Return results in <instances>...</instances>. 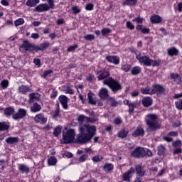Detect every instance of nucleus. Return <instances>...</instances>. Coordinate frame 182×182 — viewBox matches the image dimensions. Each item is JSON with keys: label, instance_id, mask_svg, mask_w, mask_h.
<instances>
[{"label": "nucleus", "instance_id": "c03bdc74", "mask_svg": "<svg viewBox=\"0 0 182 182\" xmlns=\"http://www.w3.org/2000/svg\"><path fill=\"white\" fill-rule=\"evenodd\" d=\"M87 159H89V156L87 154H82L78 159V161H80V163H84V161H86Z\"/></svg>", "mask_w": 182, "mask_h": 182}, {"label": "nucleus", "instance_id": "2f4dec72", "mask_svg": "<svg viewBox=\"0 0 182 182\" xmlns=\"http://www.w3.org/2000/svg\"><path fill=\"white\" fill-rule=\"evenodd\" d=\"M62 133V126H58L54 129L53 135L58 137Z\"/></svg>", "mask_w": 182, "mask_h": 182}, {"label": "nucleus", "instance_id": "9b49d317", "mask_svg": "<svg viewBox=\"0 0 182 182\" xmlns=\"http://www.w3.org/2000/svg\"><path fill=\"white\" fill-rule=\"evenodd\" d=\"M98 96L102 100L109 99V91L106 88H101L98 92Z\"/></svg>", "mask_w": 182, "mask_h": 182}, {"label": "nucleus", "instance_id": "6e6d98bb", "mask_svg": "<svg viewBox=\"0 0 182 182\" xmlns=\"http://www.w3.org/2000/svg\"><path fill=\"white\" fill-rule=\"evenodd\" d=\"M176 106L177 109H179L181 110L182 109V100H179L176 102Z\"/></svg>", "mask_w": 182, "mask_h": 182}, {"label": "nucleus", "instance_id": "20e7f679", "mask_svg": "<svg viewBox=\"0 0 182 182\" xmlns=\"http://www.w3.org/2000/svg\"><path fill=\"white\" fill-rule=\"evenodd\" d=\"M132 157H151L153 152L147 148L138 147L131 153Z\"/></svg>", "mask_w": 182, "mask_h": 182}, {"label": "nucleus", "instance_id": "ea45409f", "mask_svg": "<svg viewBox=\"0 0 182 182\" xmlns=\"http://www.w3.org/2000/svg\"><path fill=\"white\" fill-rule=\"evenodd\" d=\"M166 151V148L163 145H160L158 146V154L159 156H163L164 154V152Z\"/></svg>", "mask_w": 182, "mask_h": 182}, {"label": "nucleus", "instance_id": "09e8293b", "mask_svg": "<svg viewBox=\"0 0 182 182\" xmlns=\"http://www.w3.org/2000/svg\"><path fill=\"white\" fill-rule=\"evenodd\" d=\"M1 86L3 87V89H6V87L9 86V81H8V80L1 81Z\"/></svg>", "mask_w": 182, "mask_h": 182}, {"label": "nucleus", "instance_id": "4be33fe9", "mask_svg": "<svg viewBox=\"0 0 182 182\" xmlns=\"http://www.w3.org/2000/svg\"><path fill=\"white\" fill-rule=\"evenodd\" d=\"M171 79L175 82V83H181V77L177 73L171 74Z\"/></svg>", "mask_w": 182, "mask_h": 182}, {"label": "nucleus", "instance_id": "5701e85b", "mask_svg": "<svg viewBox=\"0 0 182 182\" xmlns=\"http://www.w3.org/2000/svg\"><path fill=\"white\" fill-rule=\"evenodd\" d=\"M19 141V138L18 137H9L6 139V143L8 144H16Z\"/></svg>", "mask_w": 182, "mask_h": 182}, {"label": "nucleus", "instance_id": "79ce46f5", "mask_svg": "<svg viewBox=\"0 0 182 182\" xmlns=\"http://www.w3.org/2000/svg\"><path fill=\"white\" fill-rule=\"evenodd\" d=\"M92 160L94 163H99V161H102V160H103V156H102V155H97L92 157Z\"/></svg>", "mask_w": 182, "mask_h": 182}, {"label": "nucleus", "instance_id": "49530a36", "mask_svg": "<svg viewBox=\"0 0 182 182\" xmlns=\"http://www.w3.org/2000/svg\"><path fill=\"white\" fill-rule=\"evenodd\" d=\"M25 21L23 18H18L14 21L15 26H21V25H23Z\"/></svg>", "mask_w": 182, "mask_h": 182}, {"label": "nucleus", "instance_id": "a878e982", "mask_svg": "<svg viewBox=\"0 0 182 182\" xmlns=\"http://www.w3.org/2000/svg\"><path fill=\"white\" fill-rule=\"evenodd\" d=\"M136 174H138V176H139L140 177H143L146 174V171L143 170V168L140 165H137L136 166Z\"/></svg>", "mask_w": 182, "mask_h": 182}, {"label": "nucleus", "instance_id": "6e6552de", "mask_svg": "<svg viewBox=\"0 0 182 182\" xmlns=\"http://www.w3.org/2000/svg\"><path fill=\"white\" fill-rule=\"evenodd\" d=\"M77 120L81 124H83V123H96L97 122V119L91 118L85 115H80Z\"/></svg>", "mask_w": 182, "mask_h": 182}, {"label": "nucleus", "instance_id": "2eb2a0df", "mask_svg": "<svg viewBox=\"0 0 182 182\" xmlns=\"http://www.w3.org/2000/svg\"><path fill=\"white\" fill-rule=\"evenodd\" d=\"M106 59L110 63H114V65H119V63H120V58H119V56H117V55L107 56Z\"/></svg>", "mask_w": 182, "mask_h": 182}, {"label": "nucleus", "instance_id": "9d476101", "mask_svg": "<svg viewBox=\"0 0 182 182\" xmlns=\"http://www.w3.org/2000/svg\"><path fill=\"white\" fill-rule=\"evenodd\" d=\"M34 122L40 123V124H45L48 122V118L45 117L43 114L40 113L34 117Z\"/></svg>", "mask_w": 182, "mask_h": 182}, {"label": "nucleus", "instance_id": "774afa93", "mask_svg": "<svg viewBox=\"0 0 182 182\" xmlns=\"http://www.w3.org/2000/svg\"><path fill=\"white\" fill-rule=\"evenodd\" d=\"M178 11L182 12V2L178 3Z\"/></svg>", "mask_w": 182, "mask_h": 182}, {"label": "nucleus", "instance_id": "7ed1b4c3", "mask_svg": "<svg viewBox=\"0 0 182 182\" xmlns=\"http://www.w3.org/2000/svg\"><path fill=\"white\" fill-rule=\"evenodd\" d=\"M157 119V115L154 114H149L146 117V124L150 130H157V129H160Z\"/></svg>", "mask_w": 182, "mask_h": 182}, {"label": "nucleus", "instance_id": "338daca9", "mask_svg": "<svg viewBox=\"0 0 182 182\" xmlns=\"http://www.w3.org/2000/svg\"><path fill=\"white\" fill-rule=\"evenodd\" d=\"M114 124H120L122 123V119L120 118H117L114 121Z\"/></svg>", "mask_w": 182, "mask_h": 182}, {"label": "nucleus", "instance_id": "4c0bfd02", "mask_svg": "<svg viewBox=\"0 0 182 182\" xmlns=\"http://www.w3.org/2000/svg\"><path fill=\"white\" fill-rule=\"evenodd\" d=\"M107 100L108 103H110V105H112V106H117V105H119V103L113 97H108Z\"/></svg>", "mask_w": 182, "mask_h": 182}, {"label": "nucleus", "instance_id": "58836bf2", "mask_svg": "<svg viewBox=\"0 0 182 182\" xmlns=\"http://www.w3.org/2000/svg\"><path fill=\"white\" fill-rule=\"evenodd\" d=\"M9 129V125L6 122H0V131L8 130Z\"/></svg>", "mask_w": 182, "mask_h": 182}, {"label": "nucleus", "instance_id": "cd10ccee", "mask_svg": "<svg viewBox=\"0 0 182 182\" xmlns=\"http://www.w3.org/2000/svg\"><path fill=\"white\" fill-rule=\"evenodd\" d=\"M150 21L152 23H160L161 22V17L159 15H154L151 17Z\"/></svg>", "mask_w": 182, "mask_h": 182}, {"label": "nucleus", "instance_id": "6ab92c4d", "mask_svg": "<svg viewBox=\"0 0 182 182\" xmlns=\"http://www.w3.org/2000/svg\"><path fill=\"white\" fill-rule=\"evenodd\" d=\"M48 10H49V5L46 4H40L36 7L37 12H45V11Z\"/></svg>", "mask_w": 182, "mask_h": 182}, {"label": "nucleus", "instance_id": "bf43d9fd", "mask_svg": "<svg viewBox=\"0 0 182 182\" xmlns=\"http://www.w3.org/2000/svg\"><path fill=\"white\" fill-rule=\"evenodd\" d=\"M127 28L131 29L132 31L134 28V25H133V23H132L130 21H127Z\"/></svg>", "mask_w": 182, "mask_h": 182}, {"label": "nucleus", "instance_id": "393cba45", "mask_svg": "<svg viewBox=\"0 0 182 182\" xmlns=\"http://www.w3.org/2000/svg\"><path fill=\"white\" fill-rule=\"evenodd\" d=\"M41 109H42L41 105L38 103H34L31 107V112H32V113H37V112H41Z\"/></svg>", "mask_w": 182, "mask_h": 182}, {"label": "nucleus", "instance_id": "de8ad7c7", "mask_svg": "<svg viewBox=\"0 0 182 182\" xmlns=\"http://www.w3.org/2000/svg\"><path fill=\"white\" fill-rule=\"evenodd\" d=\"M30 102L33 101V99H39V94L38 93H31L29 95Z\"/></svg>", "mask_w": 182, "mask_h": 182}, {"label": "nucleus", "instance_id": "052dcab7", "mask_svg": "<svg viewBox=\"0 0 182 182\" xmlns=\"http://www.w3.org/2000/svg\"><path fill=\"white\" fill-rule=\"evenodd\" d=\"M164 174H166V168L161 169V171L156 175V177H162Z\"/></svg>", "mask_w": 182, "mask_h": 182}, {"label": "nucleus", "instance_id": "b1692460", "mask_svg": "<svg viewBox=\"0 0 182 182\" xmlns=\"http://www.w3.org/2000/svg\"><path fill=\"white\" fill-rule=\"evenodd\" d=\"M93 96H95V93L92 92L87 94L88 103H90V105H97L96 100H95Z\"/></svg>", "mask_w": 182, "mask_h": 182}, {"label": "nucleus", "instance_id": "0eeeda50", "mask_svg": "<svg viewBox=\"0 0 182 182\" xmlns=\"http://www.w3.org/2000/svg\"><path fill=\"white\" fill-rule=\"evenodd\" d=\"M19 49L20 52H22V53H26V52H32V50H33V46L29 43L28 41H24L20 46Z\"/></svg>", "mask_w": 182, "mask_h": 182}, {"label": "nucleus", "instance_id": "680f3d73", "mask_svg": "<svg viewBox=\"0 0 182 182\" xmlns=\"http://www.w3.org/2000/svg\"><path fill=\"white\" fill-rule=\"evenodd\" d=\"M33 63L39 68L41 66V60L39 58H34Z\"/></svg>", "mask_w": 182, "mask_h": 182}, {"label": "nucleus", "instance_id": "e433bc0d", "mask_svg": "<svg viewBox=\"0 0 182 182\" xmlns=\"http://www.w3.org/2000/svg\"><path fill=\"white\" fill-rule=\"evenodd\" d=\"M127 133H129V131L122 129L118 134V136L120 137V139H124V137L127 136Z\"/></svg>", "mask_w": 182, "mask_h": 182}, {"label": "nucleus", "instance_id": "f03ea898", "mask_svg": "<svg viewBox=\"0 0 182 182\" xmlns=\"http://www.w3.org/2000/svg\"><path fill=\"white\" fill-rule=\"evenodd\" d=\"M136 58L139 63H141V65H144V66H159V65H160L159 60L150 59V57L141 54V53H136Z\"/></svg>", "mask_w": 182, "mask_h": 182}, {"label": "nucleus", "instance_id": "0e129e2a", "mask_svg": "<svg viewBox=\"0 0 182 182\" xmlns=\"http://www.w3.org/2000/svg\"><path fill=\"white\" fill-rule=\"evenodd\" d=\"M85 9L86 11H92L93 9V4H88L85 6Z\"/></svg>", "mask_w": 182, "mask_h": 182}, {"label": "nucleus", "instance_id": "f8f14e48", "mask_svg": "<svg viewBox=\"0 0 182 182\" xmlns=\"http://www.w3.org/2000/svg\"><path fill=\"white\" fill-rule=\"evenodd\" d=\"M134 174V168L132 167L129 170H128L125 173L122 175V178L124 181L130 182V178Z\"/></svg>", "mask_w": 182, "mask_h": 182}, {"label": "nucleus", "instance_id": "a211bd4d", "mask_svg": "<svg viewBox=\"0 0 182 182\" xmlns=\"http://www.w3.org/2000/svg\"><path fill=\"white\" fill-rule=\"evenodd\" d=\"M178 135V133L177 132H171L166 136L164 137V140H165V141L170 142L171 141V140H173V138L171 137H176V136Z\"/></svg>", "mask_w": 182, "mask_h": 182}, {"label": "nucleus", "instance_id": "7c9ffc66", "mask_svg": "<svg viewBox=\"0 0 182 182\" xmlns=\"http://www.w3.org/2000/svg\"><path fill=\"white\" fill-rule=\"evenodd\" d=\"M177 53H178V50L174 47L168 49V54L169 56H174L175 55H177Z\"/></svg>", "mask_w": 182, "mask_h": 182}, {"label": "nucleus", "instance_id": "39448f33", "mask_svg": "<svg viewBox=\"0 0 182 182\" xmlns=\"http://www.w3.org/2000/svg\"><path fill=\"white\" fill-rule=\"evenodd\" d=\"M74 129H65L63 132V144H69V143H72L73 140H75V136Z\"/></svg>", "mask_w": 182, "mask_h": 182}, {"label": "nucleus", "instance_id": "ddd939ff", "mask_svg": "<svg viewBox=\"0 0 182 182\" xmlns=\"http://www.w3.org/2000/svg\"><path fill=\"white\" fill-rule=\"evenodd\" d=\"M31 92V87L29 85H21L18 88V93L20 95H28Z\"/></svg>", "mask_w": 182, "mask_h": 182}, {"label": "nucleus", "instance_id": "412c9836", "mask_svg": "<svg viewBox=\"0 0 182 182\" xmlns=\"http://www.w3.org/2000/svg\"><path fill=\"white\" fill-rule=\"evenodd\" d=\"M143 134H144V130L141 127H138L133 132L132 136H134V137H137L139 136H143Z\"/></svg>", "mask_w": 182, "mask_h": 182}, {"label": "nucleus", "instance_id": "f3484780", "mask_svg": "<svg viewBox=\"0 0 182 182\" xmlns=\"http://www.w3.org/2000/svg\"><path fill=\"white\" fill-rule=\"evenodd\" d=\"M142 105L144 107H149L153 104V100L150 97H145L142 99Z\"/></svg>", "mask_w": 182, "mask_h": 182}, {"label": "nucleus", "instance_id": "4d7b16f0", "mask_svg": "<svg viewBox=\"0 0 182 182\" xmlns=\"http://www.w3.org/2000/svg\"><path fill=\"white\" fill-rule=\"evenodd\" d=\"M76 48H77V45L75 44L73 46L68 47L67 50L68 52H73V50H75V49Z\"/></svg>", "mask_w": 182, "mask_h": 182}, {"label": "nucleus", "instance_id": "423d86ee", "mask_svg": "<svg viewBox=\"0 0 182 182\" xmlns=\"http://www.w3.org/2000/svg\"><path fill=\"white\" fill-rule=\"evenodd\" d=\"M103 83L104 85L109 86L113 92H117V90H120L122 89L120 84L111 77L105 80Z\"/></svg>", "mask_w": 182, "mask_h": 182}, {"label": "nucleus", "instance_id": "c756f323", "mask_svg": "<svg viewBox=\"0 0 182 182\" xmlns=\"http://www.w3.org/2000/svg\"><path fill=\"white\" fill-rule=\"evenodd\" d=\"M36 4H39V0H28L26 3V5L27 6H30V8H32L35 6Z\"/></svg>", "mask_w": 182, "mask_h": 182}, {"label": "nucleus", "instance_id": "5fc2aeb1", "mask_svg": "<svg viewBox=\"0 0 182 182\" xmlns=\"http://www.w3.org/2000/svg\"><path fill=\"white\" fill-rule=\"evenodd\" d=\"M112 31L109 28H102L101 33L105 36L110 33Z\"/></svg>", "mask_w": 182, "mask_h": 182}, {"label": "nucleus", "instance_id": "13d9d810", "mask_svg": "<svg viewBox=\"0 0 182 182\" xmlns=\"http://www.w3.org/2000/svg\"><path fill=\"white\" fill-rule=\"evenodd\" d=\"M49 43H43L40 45L41 48V50H43V49H46V48H49Z\"/></svg>", "mask_w": 182, "mask_h": 182}, {"label": "nucleus", "instance_id": "603ef678", "mask_svg": "<svg viewBox=\"0 0 182 182\" xmlns=\"http://www.w3.org/2000/svg\"><path fill=\"white\" fill-rule=\"evenodd\" d=\"M130 65L124 64L122 66V70H124V72H129V70H130Z\"/></svg>", "mask_w": 182, "mask_h": 182}, {"label": "nucleus", "instance_id": "bb28decb", "mask_svg": "<svg viewBox=\"0 0 182 182\" xmlns=\"http://www.w3.org/2000/svg\"><path fill=\"white\" fill-rule=\"evenodd\" d=\"M109 75L110 74L107 71H100L98 73V80H103V79H106Z\"/></svg>", "mask_w": 182, "mask_h": 182}, {"label": "nucleus", "instance_id": "72a5a7b5", "mask_svg": "<svg viewBox=\"0 0 182 182\" xmlns=\"http://www.w3.org/2000/svg\"><path fill=\"white\" fill-rule=\"evenodd\" d=\"M153 88H142L141 89V93H143V95H153Z\"/></svg>", "mask_w": 182, "mask_h": 182}, {"label": "nucleus", "instance_id": "69168bd1", "mask_svg": "<svg viewBox=\"0 0 182 182\" xmlns=\"http://www.w3.org/2000/svg\"><path fill=\"white\" fill-rule=\"evenodd\" d=\"M31 38H32L33 39H39V34L33 33H31Z\"/></svg>", "mask_w": 182, "mask_h": 182}, {"label": "nucleus", "instance_id": "e2e57ef3", "mask_svg": "<svg viewBox=\"0 0 182 182\" xmlns=\"http://www.w3.org/2000/svg\"><path fill=\"white\" fill-rule=\"evenodd\" d=\"M72 9L74 14H79L80 12V9L77 6H73Z\"/></svg>", "mask_w": 182, "mask_h": 182}, {"label": "nucleus", "instance_id": "3c124183", "mask_svg": "<svg viewBox=\"0 0 182 182\" xmlns=\"http://www.w3.org/2000/svg\"><path fill=\"white\" fill-rule=\"evenodd\" d=\"M84 39H85V41H93L95 39V36L92 34H86L84 36Z\"/></svg>", "mask_w": 182, "mask_h": 182}, {"label": "nucleus", "instance_id": "8fccbe9b", "mask_svg": "<svg viewBox=\"0 0 182 182\" xmlns=\"http://www.w3.org/2000/svg\"><path fill=\"white\" fill-rule=\"evenodd\" d=\"M53 119H58L59 117V105H58L56 110L52 114Z\"/></svg>", "mask_w": 182, "mask_h": 182}, {"label": "nucleus", "instance_id": "dca6fc26", "mask_svg": "<svg viewBox=\"0 0 182 182\" xmlns=\"http://www.w3.org/2000/svg\"><path fill=\"white\" fill-rule=\"evenodd\" d=\"M59 100L63 107V109H68V102H69V98L65 95H61L59 97Z\"/></svg>", "mask_w": 182, "mask_h": 182}, {"label": "nucleus", "instance_id": "37998d69", "mask_svg": "<svg viewBox=\"0 0 182 182\" xmlns=\"http://www.w3.org/2000/svg\"><path fill=\"white\" fill-rule=\"evenodd\" d=\"M105 171L109 172L113 170V165L112 164H106L104 166Z\"/></svg>", "mask_w": 182, "mask_h": 182}, {"label": "nucleus", "instance_id": "473e14b6", "mask_svg": "<svg viewBox=\"0 0 182 182\" xmlns=\"http://www.w3.org/2000/svg\"><path fill=\"white\" fill-rule=\"evenodd\" d=\"M48 163L49 166H55L58 163V159L55 156H51L48 159Z\"/></svg>", "mask_w": 182, "mask_h": 182}, {"label": "nucleus", "instance_id": "a18cd8bd", "mask_svg": "<svg viewBox=\"0 0 182 182\" xmlns=\"http://www.w3.org/2000/svg\"><path fill=\"white\" fill-rule=\"evenodd\" d=\"M128 106L129 107V113H133V112L134 111V108L137 107L136 102H130L129 105H128Z\"/></svg>", "mask_w": 182, "mask_h": 182}, {"label": "nucleus", "instance_id": "864d4df0", "mask_svg": "<svg viewBox=\"0 0 182 182\" xmlns=\"http://www.w3.org/2000/svg\"><path fill=\"white\" fill-rule=\"evenodd\" d=\"M143 21H144V18L141 17H137V18H134L132 20V22H136V23H143Z\"/></svg>", "mask_w": 182, "mask_h": 182}, {"label": "nucleus", "instance_id": "a19ab883", "mask_svg": "<svg viewBox=\"0 0 182 182\" xmlns=\"http://www.w3.org/2000/svg\"><path fill=\"white\" fill-rule=\"evenodd\" d=\"M141 72V68L139 66H135L132 68V73L133 75H139Z\"/></svg>", "mask_w": 182, "mask_h": 182}, {"label": "nucleus", "instance_id": "4468645a", "mask_svg": "<svg viewBox=\"0 0 182 182\" xmlns=\"http://www.w3.org/2000/svg\"><path fill=\"white\" fill-rule=\"evenodd\" d=\"M152 92H154L153 95L154 93H160L161 95L166 92V89L160 85H154L152 86Z\"/></svg>", "mask_w": 182, "mask_h": 182}, {"label": "nucleus", "instance_id": "c85d7f7f", "mask_svg": "<svg viewBox=\"0 0 182 182\" xmlns=\"http://www.w3.org/2000/svg\"><path fill=\"white\" fill-rule=\"evenodd\" d=\"M136 29L138 31H141L142 33H149L150 32V30L147 28H143V25H138L136 26Z\"/></svg>", "mask_w": 182, "mask_h": 182}, {"label": "nucleus", "instance_id": "f704fd0d", "mask_svg": "<svg viewBox=\"0 0 182 182\" xmlns=\"http://www.w3.org/2000/svg\"><path fill=\"white\" fill-rule=\"evenodd\" d=\"M15 110L12 107H8L4 109V114L6 116H11V114H14Z\"/></svg>", "mask_w": 182, "mask_h": 182}, {"label": "nucleus", "instance_id": "aec40b11", "mask_svg": "<svg viewBox=\"0 0 182 182\" xmlns=\"http://www.w3.org/2000/svg\"><path fill=\"white\" fill-rule=\"evenodd\" d=\"M18 170L19 171H21V173H26V174H28V173H29V166L25 165V164H19L18 165Z\"/></svg>", "mask_w": 182, "mask_h": 182}, {"label": "nucleus", "instance_id": "c9c22d12", "mask_svg": "<svg viewBox=\"0 0 182 182\" xmlns=\"http://www.w3.org/2000/svg\"><path fill=\"white\" fill-rule=\"evenodd\" d=\"M136 4H137V0H126L122 5L132 6V5H136Z\"/></svg>", "mask_w": 182, "mask_h": 182}, {"label": "nucleus", "instance_id": "1a4fd4ad", "mask_svg": "<svg viewBox=\"0 0 182 182\" xmlns=\"http://www.w3.org/2000/svg\"><path fill=\"white\" fill-rule=\"evenodd\" d=\"M26 109H18V112L13 115V119L14 120H19L23 119L26 116Z\"/></svg>", "mask_w": 182, "mask_h": 182}, {"label": "nucleus", "instance_id": "f257e3e1", "mask_svg": "<svg viewBox=\"0 0 182 182\" xmlns=\"http://www.w3.org/2000/svg\"><path fill=\"white\" fill-rule=\"evenodd\" d=\"M79 130L80 132L77 137L79 143H87V141L92 140L93 136L96 134V127L94 125H80Z\"/></svg>", "mask_w": 182, "mask_h": 182}]
</instances>
